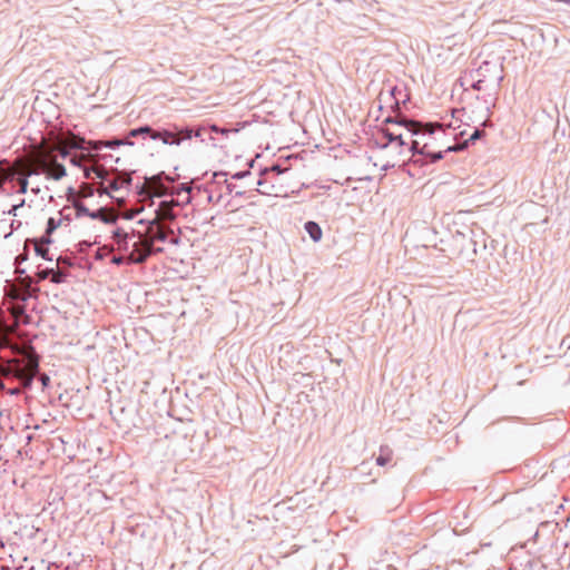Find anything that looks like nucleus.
<instances>
[{"mask_svg": "<svg viewBox=\"0 0 570 570\" xmlns=\"http://www.w3.org/2000/svg\"><path fill=\"white\" fill-rule=\"evenodd\" d=\"M11 171L12 176H18L17 180L21 193L27 191V178L29 176L42 174L48 179L60 180L67 174L65 165L55 159L42 144L37 146L28 158L17 159L11 167Z\"/></svg>", "mask_w": 570, "mask_h": 570, "instance_id": "1", "label": "nucleus"}, {"mask_svg": "<svg viewBox=\"0 0 570 570\" xmlns=\"http://www.w3.org/2000/svg\"><path fill=\"white\" fill-rule=\"evenodd\" d=\"M434 128H441V125H432L429 124L424 128L415 121H406L404 124H392L391 127H386L382 130L384 136L389 139L390 142L396 141L399 146L405 145V134L412 137L413 135H417L421 131H426L429 134H433Z\"/></svg>", "mask_w": 570, "mask_h": 570, "instance_id": "2", "label": "nucleus"}, {"mask_svg": "<svg viewBox=\"0 0 570 570\" xmlns=\"http://www.w3.org/2000/svg\"><path fill=\"white\" fill-rule=\"evenodd\" d=\"M83 139L69 136L65 138H59L55 144L41 142L47 151H50V155L53 156L55 159L61 161L69 157L70 150L72 149H83L82 147Z\"/></svg>", "mask_w": 570, "mask_h": 570, "instance_id": "3", "label": "nucleus"}, {"mask_svg": "<svg viewBox=\"0 0 570 570\" xmlns=\"http://www.w3.org/2000/svg\"><path fill=\"white\" fill-rule=\"evenodd\" d=\"M112 239V249L128 258V255L132 254L134 244H137L139 239V232L134 229L127 232L122 228H117L114 232Z\"/></svg>", "mask_w": 570, "mask_h": 570, "instance_id": "4", "label": "nucleus"}, {"mask_svg": "<svg viewBox=\"0 0 570 570\" xmlns=\"http://www.w3.org/2000/svg\"><path fill=\"white\" fill-rule=\"evenodd\" d=\"M163 247H149L146 237L139 232V239L132 246V254L128 255L127 264H142L153 254L163 253Z\"/></svg>", "mask_w": 570, "mask_h": 570, "instance_id": "5", "label": "nucleus"}, {"mask_svg": "<svg viewBox=\"0 0 570 570\" xmlns=\"http://www.w3.org/2000/svg\"><path fill=\"white\" fill-rule=\"evenodd\" d=\"M146 237V242L149 247H156L155 243L167 240L168 236L173 234V230L166 228L157 220H151L147 226L145 233H142Z\"/></svg>", "mask_w": 570, "mask_h": 570, "instance_id": "6", "label": "nucleus"}, {"mask_svg": "<svg viewBox=\"0 0 570 570\" xmlns=\"http://www.w3.org/2000/svg\"><path fill=\"white\" fill-rule=\"evenodd\" d=\"M177 205V203L175 202H161L159 204V207L156 212V218L154 220H173L175 219V214H174V206Z\"/></svg>", "mask_w": 570, "mask_h": 570, "instance_id": "7", "label": "nucleus"}, {"mask_svg": "<svg viewBox=\"0 0 570 570\" xmlns=\"http://www.w3.org/2000/svg\"><path fill=\"white\" fill-rule=\"evenodd\" d=\"M145 187L148 195L163 196L165 193V187L155 177L148 179Z\"/></svg>", "mask_w": 570, "mask_h": 570, "instance_id": "8", "label": "nucleus"}, {"mask_svg": "<svg viewBox=\"0 0 570 570\" xmlns=\"http://www.w3.org/2000/svg\"><path fill=\"white\" fill-rule=\"evenodd\" d=\"M151 138L154 140L156 139H161L165 144H179L180 142V139L176 137L175 134L170 132V131H154L153 130V134H151Z\"/></svg>", "mask_w": 570, "mask_h": 570, "instance_id": "9", "label": "nucleus"}, {"mask_svg": "<svg viewBox=\"0 0 570 570\" xmlns=\"http://www.w3.org/2000/svg\"><path fill=\"white\" fill-rule=\"evenodd\" d=\"M305 230L314 242H320L323 236L322 228L315 222H307L305 224Z\"/></svg>", "mask_w": 570, "mask_h": 570, "instance_id": "10", "label": "nucleus"}, {"mask_svg": "<svg viewBox=\"0 0 570 570\" xmlns=\"http://www.w3.org/2000/svg\"><path fill=\"white\" fill-rule=\"evenodd\" d=\"M10 313L14 317L16 322H18L21 317H23V322H29V316L26 315L24 306L20 304H14L10 307Z\"/></svg>", "mask_w": 570, "mask_h": 570, "instance_id": "11", "label": "nucleus"}, {"mask_svg": "<svg viewBox=\"0 0 570 570\" xmlns=\"http://www.w3.org/2000/svg\"><path fill=\"white\" fill-rule=\"evenodd\" d=\"M130 177L129 176H126V177H116L114 178L112 180H110L108 183V188L112 189V190H118L120 188H122L124 186H127L130 184Z\"/></svg>", "mask_w": 570, "mask_h": 570, "instance_id": "12", "label": "nucleus"}, {"mask_svg": "<svg viewBox=\"0 0 570 570\" xmlns=\"http://www.w3.org/2000/svg\"><path fill=\"white\" fill-rule=\"evenodd\" d=\"M392 460V451L389 448H381V453L376 458V463L379 465H386Z\"/></svg>", "mask_w": 570, "mask_h": 570, "instance_id": "13", "label": "nucleus"}, {"mask_svg": "<svg viewBox=\"0 0 570 570\" xmlns=\"http://www.w3.org/2000/svg\"><path fill=\"white\" fill-rule=\"evenodd\" d=\"M26 370L29 372L28 381H27V384H29L37 373L38 362L35 360H30L26 366Z\"/></svg>", "mask_w": 570, "mask_h": 570, "instance_id": "14", "label": "nucleus"}, {"mask_svg": "<svg viewBox=\"0 0 570 570\" xmlns=\"http://www.w3.org/2000/svg\"><path fill=\"white\" fill-rule=\"evenodd\" d=\"M285 171H287V169L282 170L279 166H273L271 169L266 170V179H273L275 176H278Z\"/></svg>", "mask_w": 570, "mask_h": 570, "instance_id": "15", "label": "nucleus"}, {"mask_svg": "<svg viewBox=\"0 0 570 570\" xmlns=\"http://www.w3.org/2000/svg\"><path fill=\"white\" fill-rule=\"evenodd\" d=\"M140 134H149V135L151 136V134H153V129H151L150 127L146 126V127H140V128H138V129H132V130L129 132V135H130L131 137H136V136H138V135H140Z\"/></svg>", "mask_w": 570, "mask_h": 570, "instance_id": "16", "label": "nucleus"}, {"mask_svg": "<svg viewBox=\"0 0 570 570\" xmlns=\"http://www.w3.org/2000/svg\"><path fill=\"white\" fill-rule=\"evenodd\" d=\"M63 279H65V275L61 272L52 271V273H51V282L52 283L59 284V283L63 282Z\"/></svg>", "mask_w": 570, "mask_h": 570, "instance_id": "17", "label": "nucleus"}, {"mask_svg": "<svg viewBox=\"0 0 570 570\" xmlns=\"http://www.w3.org/2000/svg\"><path fill=\"white\" fill-rule=\"evenodd\" d=\"M70 156V161L71 164L76 165V166H81V161L86 159V156L85 155H69Z\"/></svg>", "mask_w": 570, "mask_h": 570, "instance_id": "18", "label": "nucleus"}, {"mask_svg": "<svg viewBox=\"0 0 570 570\" xmlns=\"http://www.w3.org/2000/svg\"><path fill=\"white\" fill-rule=\"evenodd\" d=\"M180 137H178L180 140L181 139H190L193 137V130L191 129H184L179 132Z\"/></svg>", "mask_w": 570, "mask_h": 570, "instance_id": "19", "label": "nucleus"}, {"mask_svg": "<svg viewBox=\"0 0 570 570\" xmlns=\"http://www.w3.org/2000/svg\"><path fill=\"white\" fill-rule=\"evenodd\" d=\"M112 262L116 264H124V263H127V257H125V255L118 253V255H114Z\"/></svg>", "mask_w": 570, "mask_h": 570, "instance_id": "20", "label": "nucleus"}, {"mask_svg": "<svg viewBox=\"0 0 570 570\" xmlns=\"http://www.w3.org/2000/svg\"><path fill=\"white\" fill-rule=\"evenodd\" d=\"M52 273V269H45V271H41L37 274L38 278L39 279H46L47 277H49Z\"/></svg>", "mask_w": 570, "mask_h": 570, "instance_id": "21", "label": "nucleus"}, {"mask_svg": "<svg viewBox=\"0 0 570 570\" xmlns=\"http://www.w3.org/2000/svg\"><path fill=\"white\" fill-rule=\"evenodd\" d=\"M36 250L39 255H41L43 258L47 257V254H48V249L43 248L42 245H37L36 246Z\"/></svg>", "mask_w": 570, "mask_h": 570, "instance_id": "22", "label": "nucleus"}, {"mask_svg": "<svg viewBox=\"0 0 570 570\" xmlns=\"http://www.w3.org/2000/svg\"><path fill=\"white\" fill-rule=\"evenodd\" d=\"M48 225H49L48 232H51L55 228L52 218L49 219Z\"/></svg>", "mask_w": 570, "mask_h": 570, "instance_id": "23", "label": "nucleus"}, {"mask_svg": "<svg viewBox=\"0 0 570 570\" xmlns=\"http://www.w3.org/2000/svg\"><path fill=\"white\" fill-rule=\"evenodd\" d=\"M209 129H210L212 131H214V132H219V130H220V128H219V127H217L216 125H212V126L209 127Z\"/></svg>", "mask_w": 570, "mask_h": 570, "instance_id": "24", "label": "nucleus"}, {"mask_svg": "<svg viewBox=\"0 0 570 570\" xmlns=\"http://www.w3.org/2000/svg\"><path fill=\"white\" fill-rule=\"evenodd\" d=\"M202 131H203V129H202V128H198L196 131H193V135H194L195 137H200V136H202Z\"/></svg>", "mask_w": 570, "mask_h": 570, "instance_id": "25", "label": "nucleus"}, {"mask_svg": "<svg viewBox=\"0 0 570 570\" xmlns=\"http://www.w3.org/2000/svg\"><path fill=\"white\" fill-rule=\"evenodd\" d=\"M230 131H232L230 129H224V128H220L219 134H222V135H228Z\"/></svg>", "mask_w": 570, "mask_h": 570, "instance_id": "26", "label": "nucleus"}, {"mask_svg": "<svg viewBox=\"0 0 570 570\" xmlns=\"http://www.w3.org/2000/svg\"><path fill=\"white\" fill-rule=\"evenodd\" d=\"M41 381H42V384H43V385H47V384H48V382H49V377H48L47 375H43V376L41 377Z\"/></svg>", "mask_w": 570, "mask_h": 570, "instance_id": "27", "label": "nucleus"}, {"mask_svg": "<svg viewBox=\"0 0 570 570\" xmlns=\"http://www.w3.org/2000/svg\"><path fill=\"white\" fill-rule=\"evenodd\" d=\"M479 137H480V131H479V130H475V131L473 132V135L471 136V139H476V138H479Z\"/></svg>", "mask_w": 570, "mask_h": 570, "instance_id": "28", "label": "nucleus"}, {"mask_svg": "<svg viewBox=\"0 0 570 570\" xmlns=\"http://www.w3.org/2000/svg\"><path fill=\"white\" fill-rule=\"evenodd\" d=\"M417 145H419V141H417V140H412V148H413V149H416V148H417Z\"/></svg>", "mask_w": 570, "mask_h": 570, "instance_id": "29", "label": "nucleus"}, {"mask_svg": "<svg viewBox=\"0 0 570 570\" xmlns=\"http://www.w3.org/2000/svg\"><path fill=\"white\" fill-rule=\"evenodd\" d=\"M96 173H97V175H98L99 177H101V170H100V169H97V170H96Z\"/></svg>", "mask_w": 570, "mask_h": 570, "instance_id": "30", "label": "nucleus"}, {"mask_svg": "<svg viewBox=\"0 0 570 570\" xmlns=\"http://www.w3.org/2000/svg\"><path fill=\"white\" fill-rule=\"evenodd\" d=\"M11 393L17 394V393H19V390H12Z\"/></svg>", "mask_w": 570, "mask_h": 570, "instance_id": "31", "label": "nucleus"}, {"mask_svg": "<svg viewBox=\"0 0 570 570\" xmlns=\"http://www.w3.org/2000/svg\"><path fill=\"white\" fill-rule=\"evenodd\" d=\"M171 242H173L174 244H177V239H176V238H173V239H171Z\"/></svg>", "mask_w": 570, "mask_h": 570, "instance_id": "32", "label": "nucleus"}, {"mask_svg": "<svg viewBox=\"0 0 570 570\" xmlns=\"http://www.w3.org/2000/svg\"><path fill=\"white\" fill-rule=\"evenodd\" d=\"M0 389H3V383L0 381Z\"/></svg>", "mask_w": 570, "mask_h": 570, "instance_id": "33", "label": "nucleus"}]
</instances>
